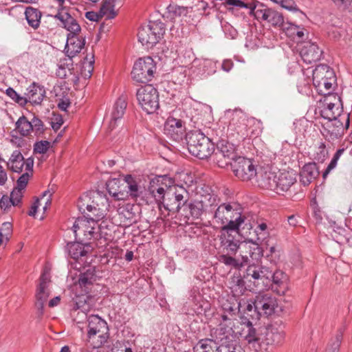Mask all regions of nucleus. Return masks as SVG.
Segmentation results:
<instances>
[{"mask_svg":"<svg viewBox=\"0 0 352 352\" xmlns=\"http://www.w3.org/2000/svg\"><path fill=\"white\" fill-rule=\"evenodd\" d=\"M165 32L164 24L160 21H150L141 27L138 33L139 41L147 48H152L162 38Z\"/></svg>","mask_w":352,"mask_h":352,"instance_id":"obj_7","label":"nucleus"},{"mask_svg":"<svg viewBox=\"0 0 352 352\" xmlns=\"http://www.w3.org/2000/svg\"><path fill=\"white\" fill-rule=\"evenodd\" d=\"M277 175L270 170L261 171L259 173L257 182L259 187L276 192L277 189Z\"/></svg>","mask_w":352,"mask_h":352,"instance_id":"obj_30","label":"nucleus"},{"mask_svg":"<svg viewBox=\"0 0 352 352\" xmlns=\"http://www.w3.org/2000/svg\"><path fill=\"white\" fill-rule=\"evenodd\" d=\"M256 124L254 119L241 118L238 122L233 119L228 129L229 136L238 142L243 141L247 138L258 136L261 132L259 129H253Z\"/></svg>","mask_w":352,"mask_h":352,"instance_id":"obj_6","label":"nucleus"},{"mask_svg":"<svg viewBox=\"0 0 352 352\" xmlns=\"http://www.w3.org/2000/svg\"><path fill=\"white\" fill-rule=\"evenodd\" d=\"M230 166L236 177L243 181H249L254 178L258 173L250 159L239 156Z\"/></svg>","mask_w":352,"mask_h":352,"instance_id":"obj_12","label":"nucleus"},{"mask_svg":"<svg viewBox=\"0 0 352 352\" xmlns=\"http://www.w3.org/2000/svg\"><path fill=\"white\" fill-rule=\"evenodd\" d=\"M335 82L336 78L334 76L332 77V79L328 78L320 81V85L314 87L316 88L319 94L326 96L327 100L333 98L335 100L340 102V96L336 94H332L333 85Z\"/></svg>","mask_w":352,"mask_h":352,"instance_id":"obj_31","label":"nucleus"},{"mask_svg":"<svg viewBox=\"0 0 352 352\" xmlns=\"http://www.w3.org/2000/svg\"><path fill=\"white\" fill-rule=\"evenodd\" d=\"M189 153L199 159H206L215 151L213 139L206 136L201 130L195 129L186 134Z\"/></svg>","mask_w":352,"mask_h":352,"instance_id":"obj_2","label":"nucleus"},{"mask_svg":"<svg viewBox=\"0 0 352 352\" xmlns=\"http://www.w3.org/2000/svg\"><path fill=\"white\" fill-rule=\"evenodd\" d=\"M16 129L22 137H27L32 132L31 120L29 121L25 116H21L15 123Z\"/></svg>","mask_w":352,"mask_h":352,"instance_id":"obj_42","label":"nucleus"},{"mask_svg":"<svg viewBox=\"0 0 352 352\" xmlns=\"http://www.w3.org/2000/svg\"><path fill=\"white\" fill-rule=\"evenodd\" d=\"M204 206L201 201L186 203V210L183 211V215L189 219V216L193 219H199L203 212Z\"/></svg>","mask_w":352,"mask_h":352,"instance_id":"obj_41","label":"nucleus"},{"mask_svg":"<svg viewBox=\"0 0 352 352\" xmlns=\"http://www.w3.org/2000/svg\"><path fill=\"white\" fill-rule=\"evenodd\" d=\"M329 156V151L324 142H321L315 148L313 160L318 163H323Z\"/></svg>","mask_w":352,"mask_h":352,"instance_id":"obj_49","label":"nucleus"},{"mask_svg":"<svg viewBox=\"0 0 352 352\" xmlns=\"http://www.w3.org/2000/svg\"><path fill=\"white\" fill-rule=\"evenodd\" d=\"M217 62L212 60H206L204 62V71L207 72L208 75L213 74L216 72Z\"/></svg>","mask_w":352,"mask_h":352,"instance_id":"obj_63","label":"nucleus"},{"mask_svg":"<svg viewBox=\"0 0 352 352\" xmlns=\"http://www.w3.org/2000/svg\"><path fill=\"white\" fill-rule=\"evenodd\" d=\"M279 4L282 8L289 11L298 13L299 17L301 19L307 18L306 14L298 8V6L293 0H281Z\"/></svg>","mask_w":352,"mask_h":352,"instance_id":"obj_52","label":"nucleus"},{"mask_svg":"<svg viewBox=\"0 0 352 352\" xmlns=\"http://www.w3.org/2000/svg\"><path fill=\"white\" fill-rule=\"evenodd\" d=\"M221 309L223 310V313L220 316H226L234 321L236 309H239V305H236L234 299L226 300L221 303Z\"/></svg>","mask_w":352,"mask_h":352,"instance_id":"obj_43","label":"nucleus"},{"mask_svg":"<svg viewBox=\"0 0 352 352\" xmlns=\"http://www.w3.org/2000/svg\"><path fill=\"white\" fill-rule=\"evenodd\" d=\"M234 230H220V234L219 235V239L220 241L219 248L223 254L228 255H235L239 250L241 248L248 249L247 243L241 242L239 239L232 234V232Z\"/></svg>","mask_w":352,"mask_h":352,"instance_id":"obj_14","label":"nucleus"},{"mask_svg":"<svg viewBox=\"0 0 352 352\" xmlns=\"http://www.w3.org/2000/svg\"><path fill=\"white\" fill-rule=\"evenodd\" d=\"M49 292L47 291V288H42L37 287L36 293V303L35 306L38 311V314L42 316L43 314V308L45 302L47 301L49 297Z\"/></svg>","mask_w":352,"mask_h":352,"instance_id":"obj_46","label":"nucleus"},{"mask_svg":"<svg viewBox=\"0 0 352 352\" xmlns=\"http://www.w3.org/2000/svg\"><path fill=\"white\" fill-rule=\"evenodd\" d=\"M86 210L89 212H85V214L82 215L83 217H89L91 219L101 220L104 217V213L98 207L94 205H91L89 203H87L86 205Z\"/></svg>","mask_w":352,"mask_h":352,"instance_id":"obj_51","label":"nucleus"},{"mask_svg":"<svg viewBox=\"0 0 352 352\" xmlns=\"http://www.w3.org/2000/svg\"><path fill=\"white\" fill-rule=\"evenodd\" d=\"M126 106V99L124 96L119 97L114 103L109 124V128L111 130H113L118 125V123L121 122L125 113Z\"/></svg>","mask_w":352,"mask_h":352,"instance_id":"obj_21","label":"nucleus"},{"mask_svg":"<svg viewBox=\"0 0 352 352\" xmlns=\"http://www.w3.org/2000/svg\"><path fill=\"white\" fill-rule=\"evenodd\" d=\"M104 15H107V12H104V8H100L98 12L89 11L85 13V17L91 21H98Z\"/></svg>","mask_w":352,"mask_h":352,"instance_id":"obj_62","label":"nucleus"},{"mask_svg":"<svg viewBox=\"0 0 352 352\" xmlns=\"http://www.w3.org/2000/svg\"><path fill=\"white\" fill-rule=\"evenodd\" d=\"M254 232L257 236L256 241L250 239L249 241L256 245L261 244L269 235L267 225L263 222L258 225Z\"/></svg>","mask_w":352,"mask_h":352,"instance_id":"obj_48","label":"nucleus"},{"mask_svg":"<svg viewBox=\"0 0 352 352\" xmlns=\"http://www.w3.org/2000/svg\"><path fill=\"white\" fill-rule=\"evenodd\" d=\"M6 94L13 101L19 104L21 107H24L28 103V98L20 96L13 88L8 87L6 90Z\"/></svg>","mask_w":352,"mask_h":352,"instance_id":"obj_53","label":"nucleus"},{"mask_svg":"<svg viewBox=\"0 0 352 352\" xmlns=\"http://www.w3.org/2000/svg\"><path fill=\"white\" fill-rule=\"evenodd\" d=\"M284 278L285 274L283 272L276 271L272 272L270 270V275L267 276V280H265V286H268L271 281L277 285H280L283 283V280Z\"/></svg>","mask_w":352,"mask_h":352,"instance_id":"obj_56","label":"nucleus"},{"mask_svg":"<svg viewBox=\"0 0 352 352\" xmlns=\"http://www.w3.org/2000/svg\"><path fill=\"white\" fill-rule=\"evenodd\" d=\"M333 70L326 64H320L312 71V81L314 86H318L320 81L334 77Z\"/></svg>","mask_w":352,"mask_h":352,"instance_id":"obj_29","label":"nucleus"},{"mask_svg":"<svg viewBox=\"0 0 352 352\" xmlns=\"http://www.w3.org/2000/svg\"><path fill=\"white\" fill-rule=\"evenodd\" d=\"M96 281V271L94 267H89L86 271L81 272L78 278V285L86 293L89 292V288Z\"/></svg>","mask_w":352,"mask_h":352,"instance_id":"obj_33","label":"nucleus"},{"mask_svg":"<svg viewBox=\"0 0 352 352\" xmlns=\"http://www.w3.org/2000/svg\"><path fill=\"white\" fill-rule=\"evenodd\" d=\"M296 182L295 173L291 171L280 173L277 175L276 183L277 189L276 192L280 194L281 192L287 191L290 187Z\"/></svg>","mask_w":352,"mask_h":352,"instance_id":"obj_26","label":"nucleus"},{"mask_svg":"<svg viewBox=\"0 0 352 352\" xmlns=\"http://www.w3.org/2000/svg\"><path fill=\"white\" fill-rule=\"evenodd\" d=\"M166 9L170 15V18L172 19L176 16H180L185 11L184 7L179 6L175 4H170Z\"/></svg>","mask_w":352,"mask_h":352,"instance_id":"obj_58","label":"nucleus"},{"mask_svg":"<svg viewBox=\"0 0 352 352\" xmlns=\"http://www.w3.org/2000/svg\"><path fill=\"white\" fill-rule=\"evenodd\" d=\"M253 254L254 253L251 251V250H250L249 256L244 255L241 253V256L242 257L243 262H241L235 258L232 257V255L222 254L219 256V261L226 266L234 268L236 270H239L242 267L243 263H247L249 261V257L254 259Z\"/></svg>","mask_w":352,"mask_h":352,"instance_id":"obj_32","label":"nucleus"},{"mask_svg":"<svg viewBox=\"0 0 352 352\" xmlns=\"http://www.w3.org/2000/svg\"><path fill=\"white\" fill-rule=\"evenodd\" d=\"M214 219L223 226L221 230H231L239 232L248 226V219L242 214L241 207L236 203H223L219 205L214 214Z\"/></svg>","mask_w":352,"mask_h":352,"instance_id":"obj_1","label":"nucleus"},{"mask_svg":"<svg viewBox=\"0 0 352 352\" xmlns=\"http://www.w3.org/2000/svg\"><path fill=\"white\" fill-rule=\"evenodd\" d=\"M100 220L91 219L89 217H80L75 221L72 229L74 232L76 238L78 236V232L82 234L85 240H91V239H96L98 237V232L96 230H99L98 222Z\"/></svg>","mask_w":352,"mask_h":352,"instance_id":"obj_13","label":"nucleus"},{"mask_svg":"<svg viewBox=\"0 0 352 352\" xmlns=\"http://www.w3.org/2000/svg\"><path fill=\"white\" fill-rule=\"evenodd\" d=\"M247 7L243 8H248L250 10L249 14L251 16H254L257 21H261V15L258 14L259 12H263L265 5L259 1H254L250 3H246Z\"/></svg>","mask_w":352,"mask_h":352,"instance_id":"obj_50","label":"nucleus"},{"mask_svg":"<svg viewBox=\"0 0 352 352\" xmlns=\"http://www.w3.org/2000/svg\"><path fill=\"white\" fill-rule=\"evenodd\" d=\"M63 5L62 6H58L57 13L55 15L50 16L61 22L60 26L69 32L67 36L71 37L72 36H74L75 35L80 34L81 28L76 19L69 12L63 13Z\"/></svg>","mask_w":352,"mask_h":352,"instance_id":"obj_18","label":"nucleus"},{"mask_svg":"<svg viewBox=\"0 0 352 352\" xmlns=\"http://www.w3.org/2000/svg\"><path fill=\"white\" fill-rule=\"evenodd\" d=\"M164 179V176H158L152 179L150 181L149 186L148 188V191L152 197H154L155 201L157 202V204L161 202L165 195L166 194V191L164 189L163 180Z\"/></svg>","mask_w":352,"mask_h":352,"instance_id":"obj_27","label":"nucleus"},{"mask_svg":"<svg viewBox=\"0 0 352 352\" xmlns=\"http://www.w3.org/2000/svg\"><path fill=\"white\" fill-rule=\"evenodd\" d=\"M233 327L234 321L226 316H222L218 327L210 329V336L214 338L216 344L234 339L232 336Z\"/></svg>","mask_w":352,"mask_h":352,"instance_id":"obj_15","label":"nucleus"},{"mask_svg":"<svg viewBox=\"0 0 352 352\" xmlns=\"http://www.w3.org/2000/svg\"><path fill=\"white\" fill-rule=\"evenodd\" d=\"M12 232V225L10 222H4L0 228V242L7 243Z\"/></svg>","mask_w":352,"mask_h":352,"instance_id":"obj_54","label":"nucleus"},{"mask_svg":"<svg viewBox=\"0 0 352 352\" xmlns=\"http://www.w3.org/2000/svg\"><path fill=\"white\" fill-rule=\"evenodd\" d=\"M278 303L276 298L270 293H258L247 305L245 314L252 320H257L262 316L273 314Z\"/></svg>","mask_w":352,"mask_h":352,"instance_id":"obj_3","label":"nucleus"},{"mask_svg":"<svg viewBox=\"0 0 352 352\" xmlns=\"http://www.w3.org/2000/svg\"><path fill=\"white\" fill-rule=\"evenodd\" d=\"M189 199V193L188 190L182 186H177L173 188L166 190V194L158 204L159 209L163 211V209L167 211V214L170 212L176 214L181 210H186V203Z\"/></svg>","mask_w":352,"mask_h":352,"instance_id":"obj_4","label":"nucleus"},{"mask_svg":"<svg viewBox=\"0 0 352 352\" xmlns=\"http://www.w3.org/2000/svg\"><path fill=\"white\" fill-rule=\"evenodd\" d=\"M31 124L32 126V132L34 133L36 136H41L45 131V127L43 122L37 116H34L31 120Z\"/></svg>","mask_w":352,"mask_h":352,"instance_id":"obj_55","label":"nucleus"},{"mask_svg":"<svg viewBox=\"0 0 352 352\" xmlns=\"http://www.w3.org/2000/svg\"><path fill=\"white\" fill-rule=\"evenodd\" d=\"M213 352H245V350L236 339H232L216 344Z\"/></svg>","mask_w":352,"mask_h":352,"instance_id":"obj_38","label":"nucleus"},{"mask_svg":"<svg viewBox=\"0 0 352 352\" xmlns=\"http://www.w3.org/2000/svg\"><path fill=\"white\" fill-rule=\"evenodd\" d=\"M258 14L261 16V21H267L273 27H279L283 30L286 23L284 21L283 15L279 12L265 6L263 12H259Z\"/></svg>","mask_w":352,"mask_h":352,"instance_id":"obj_23","label":"nucleus"},{"mask_svg":"<svg viewBox=\"0 0 352 352\" xmlns=\"http://www.w3.org/2000/svg\"><path fill=\"white\" fill-rule=\"evenodd\" d=\"M222 28L226 38L235 39L238 36V31L230 23H226L222 25Z\"/></svg>","mask_w":352,"mask_h":352,"instance_id":"obj_59","label":"nucleus"},{"mask_svg":"<svg viewBox=\"0 0 352 352\" xmlns=\"http://www.w3.org/2000/svg\"><path fill=\"white\" fill-rule=\"evenodd\" d=\"M24 14L29 26L34 30H37L41 24V12L37 8L28 6L25 8Z\"/></svg>","mask_w":352,"mask_h":352,"instance_id":"obj_34","label":"nucleus"},{"mask_svg":"<svg viewBox=\"0 0 352 352\" xmlns=\"http://www.w3.org/2000/svg\"><path fill=\"white\" fill-rule=\"evenodd\" d=\"M164 133L173 141L179 142L186 138L185 122L179 118L169 116L164 124Z\"/></svg>","mask_w":352,"mask_h":352,"instance_id":"obj_16","label":"nucleus"},{"mask_svg":"<svg viewBox=\"0 0 352 352\" xmlns=\"http://www.w3.org/2000/svg\"><path fill=\"white\" fill-rule=\"evenodd\" d=\"M120 180L117 178L111 179L106 183L109 194L117 200L125 199V195L120 189Z\"/></svg>","mask_w":352,"mask_h":352,"instance_id":"obj_39","label":"nucleus"},{"mask_svg":"<svg viewBox=\"0 0 352 352\" xmlns=\"http://www.w3.org/2000/svg\"><path fill=\"white\" fill-rule=\"evenodd\" d=\"M283 30L288 36L293 38L296 36L298 39H303L305 37L304 28L291 22H286Z\"/></svg>","mask_w":352,"mask_h":352,"instance_id":"obj_45","label":"nucleus"},{"mask_svg":"<svg viewBox=\"0 0 352 352\" xmlns=\"http://www.w3.org/2000/svg\"><path fill=\"white\" fill-rule=\"evenodd\" d=\"M85 45V37L75 35L71 37L67 36V42L65 47V53L70 59L80 52Z\"/></svg>","mask_w":352,"mask_h":352,"instance_id":"obj_22","label":"nucleus"},{"mask_svg":"<svg viewBox=\"0 0 352 352\" xmlns=\"http://www.w3.org/2000/svg\"><path fill=\"white\" fill-rule=\"evenodd\" d=\"M23 197L22 190L14 188L10 193V198L12 199V206H18L21 202Z\"/></svg>","mask_w":352,"mask_h":352,"instance_id":"obj_60","label":"nucleus"},{"mask_svg":"<svg viewBox=\"0 0 352 352\" xmlns=\"http://www.w3.org/2000/svg\"><path fill=\"white\" fill-rule=\"evenodd\" d=\"M30 178V174L26 172L22 174L16 181V188L24 190L28 184Z\"/></svg>","mask_w":352,"mask_h":352,"instance_id":"obj_64","label":"nucleus"},{"mask_svg":"<svg viewBox=\"0 0 352 352\" xmlns=\"http://www.w3.org/2000/svg\"><path fill=\"white\" fill-rule=\"evenodd\" d=\"M333 102L331 101V98L329 100H327V98H325V105L327 107L324 108L321 110V116L328 120H331L332 118H335L337 116V113L340 112L342 111L340 109V106L341 105V100L340 99V102L335 100L333 99Z\"/></svg>","mask_w":352,"mask_h":352,"instance_id":"obj_35","label":"nucleus"},{"mask_svg":"<svg viewBox=\"0 0 352 352\" xmlns=\"http://www.w3.org/2000/svg\"><path fill=\"white\" fill-rule=\"evenodd\" d=\"M87 322V342L96 350L107 342L109 327L107 322L98 315L88 316Z\"/></svg>","mask_w":352,"mask_h":352,"instance_id":"obj_5","label":"nucleus"},{"mask_svg":"<svg viewBox=\"0 0 352 352\" xmlns=\"http://www.w3.org/2000/svg\"><path fill=\"white\" fill-rule=\"evenodd\" d=\"M74 309L80 310L82 313L86 314L89 310V305L87 303L84 297H78L75 302Z\"/></svg>","mask_w":352,"mask_h":352,"instance_id":"obj_61","label":"nucleus"},{"mask_svg":"<svg viewBox=\"0 0 352 352\" xmlns=\"http://www.w3.org/2000/svg\"><path fill=\"white\" fill-rule=\"evenodd\" d=\"M214 153L219 166H223L221 164L222 157L225 159V165L230 166V162H232L233 160H235L239 157L235 152L234 144L223 139L217 141L216 151H214Z\"/></svg>","mask_w":352,"mask_h":352,"instance_id":"obj_17","label":"nucleus"},{"mask_svg":"<svg viewBox=\"0 0 352 352\" xmlns=\"http://www.w3.org/2000/svg\"><path fill=\"white\" fill-rule=\"evenodd\" d=\"M213 345L216 346V341L210 337L199 340L192 349L194 352H210L213 350Z\"/></svg>","mask_w":352,"mask_h":352,"instance_id":"obj_47","label":"nucleus"},{"mask_svg":"<svg viewBox=\"0 0 352 352\" xmlns=\"http://www.w3.org/2000/svg\"><path fill=\"white\" fill-rule=\"evenodd\" d=\"M322 50L314 42H305L300 51V54L303 61L311 64L320 60Z\"/></svg>","mask_w":352,"mask_h":352,"instance_id":"obj_20","label":"nucleus"},{"mask_svg":"<svg viewBox=\"0 0 352 352\" xmlns=\"http://www.w3.org/2000/svg\"><path fill=\"white\" fill-rule=\"evenodd\" d=\"M88 246V243H82L81 242H69L67 244L66 250L74 260H78L82 256L87 254V251L85 249V246Z\"/></svg>","mask_w":352,"mask_h":352,"instance_id":"obj_37","label":"nucleus"},{"mask_svg":"<svg viewBox=\"0 0 352 352\" xmlns=\"http://www.w3.org/2000/svg\"><path fill=\"white\" fill-rule=\"evenodd\" d=\"M243 279L244 278L241 276H233L230 289L234 297H239L246 291L245 281Z\"/></svg>","mask_w":352,"mask_h":352,"instance_id":"obj_44","label":"nucleus"},{"mask_svg":"<svg viewBox=\"0 0 352 352\" xmlns=\"http://www.w3.org/2000/svg\"><path fill=\"white\" fill-rule=\"evenodd\" d=\"M285 338V332L281 324L277 322L267 326L262 332L260 349L266 352L273 350L274 346L280 344Z\"/></svg>","mask_w":352,"mask_h":352,"instance_id":"obj_9","label":"nucleus"},{"mask_svg":"<svg viewBox=\"0 0 352 352\" xmlns=\"http://www.w3.org/2000/svg\"><path fill=\"white\" fill-rule=\"evenodd\" d=\"M270 275V270L269 267L260 265H250L248 266L243 278L249 282L258 286L261 283L263 285L265 284V280H267V276Z\"/></svg>","mask_w":352,"mask_h":352,"instance_id":"obj_19","label":"nucleus"},{"mask_svg":"<svg viewBox=\"0 0 352 352\" xmlns=\"http://www.w3.org/2000/svg\"><path fill=\"white\" fill-rule=\"evenodd\" d=\"M349 116L350 114L348 113L339 111L335 118L331 119V125L329 126V129H325L326 134L324 135L329 141H334L344 135V131L349 129L350 125Z\"/></svg>","mask_w":352,"mask_h":352,"instance_id":"obj_11","label":"nucleus"},{"mask_svg":"<svg viewBox=\"0 0 352 352\" xmlns=\"http://www.w3.org/2000/svg\"><path fill=\"white\" fill-rule=\"evenodd\" d=\"M25 164V159L19 150H15L11 154V156L7 162V166L12 172L20 173L22 172Z\"/></svg>","mask_w":352,"mask_h":352,"instance_id":"obj_36","label":"nucleus"},{"mask_svg":"<svg viewBox=\"0 0 352 352\" xmlns=\"http://www.w3.org/2000/svg\"><path fill=\"white\" fill-rule=\"evenodd\" d=\"M50 147V142L47 140L36 142L34 144L33 151L34 153L44 154Z\"/></svg>","mask_w":352,"mask_h":352,"instance_id":"obj_57","label":"nucleus"},{"mask_svg":"<svg viewBox=\"0 0 352 352\" xmlns=\"http://www.w3.org/2000/svg\"><path fill=\"white\" fill-rule=\"evenodd\" d=\"M136 96L139 104L146 113H154L160 108L159 93L153 85L141 87L138 89Z\"/></svg>","mask_w":352,"mask_h":352,"instance_id":"obj_8","label":"nucleus"},{"mask_svg":"<svg viewBox=\"0 0 352 352\" xmlns=\"http://www.w3.org/2000/svg\"><path fill=\"white\" fill-rule=\"evenodd\" d=\"M45 94V87L34 82L27 88L25 97L28 98V102H30L34 105H38L43 100Z\"/></svg>","mask_w":352,"mask_h":352,"instance_id":"obj_25","label":"nucleus"},{"mask_svg":"<svg viewBox=\"0 0 352 352\" xmlns=\"http://www.w3.org/2000/svg\"><path fill=\"white\" fill-rule=\"evenodd\" d=\"M319 169L315 162L306 163L300 172V181L303 186H308L319 175Z\"/></svg>","mask_w":352,"mask_h":352,"instance_id":"obj_24","label":"nucleus"},{"mask_svg":"<svg viewBox=\"0 0 352 352\" xmlns=\"http://www.w3.org/2000/svg\"><path fill=\"white\" fill-rule=\"evenodd\" d=\"M156 72V64L151 56L140 58L135 63L131 72L133 80L141 83L152 80Z\"/></svg>","mask_w":352,"mask_h":352,"instance_id":"obj_10","label":"nucleus"},{"mask_svg":"<svg viewBox=\"0 0 352 352\" xmlns=\"http://www.w3.org/2000/svg\"><path fill=\"white\" fill-rule=\"evenodd\" d=\"M124 181L126 183L125 188L126 195V197H130L131 199L136 200L142 195V188L140 186L137 178L131 175L124 176Z\"/></svg>","mask_w":352,"mask_h":352,"instance_id":"obj_28","label":"nucleus"},{"mask_svg":"<svg viewBox=\"0 0 352 352\" xmlns=\"http://www.w3.org/2000/svg\"><path fill=\"white\" fill-rule=\"evenodd\" d=\"M251 320V318L247 316L241 318L242 323L245 324L248 328V333L245 336V340L249 343L256 342L260 346V342L262 340V334L260 336L257 335L256 329L253 327L252 321Z\"/></svg>","mask_w":352,"mask_h":352,"instance_id":"obj_40","label":"nucleus"}]
</instances>
